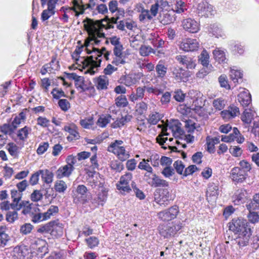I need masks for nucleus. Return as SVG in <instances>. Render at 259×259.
Listing matches in <instances>:
<instances>
[{"instance_id":"51","label":"nucleus","mask_w":259,"mask_h":259,"mask_svg":"<svg viewBox=\"0 0 259 259\" xmlns=\"http://www.w3.org/2000/svg\"><path fill=\"white\" fill-rule=\"evenodd\" d=\"M25 114L21 112L18 116H16L12 121V125L14 128H16L25 119Z\"/></svg>"},{"instance_id":"62","label":"nucleus","mask_w":259,"mask_h":259,"mask_svg":"<svg viewBox=\"0 0 259 259\" xmlns=\"http://www.w3.org/2000/svg\"><path fill=\"white\" fill-rule=\"evenodd\" d=\"M33 229V226L30 223H25L21 226L20 232L22 235H27L31 232Z\"/></svg>"},{"instance_id":"18","label":"nucleus","mask_w":259,"mask_h":259,"mask_svg":"<svg viewBox=\"0 0 259 259\" xmlns=\"http://www.w3.org/2000/svg\"><path fill=\"white\" fill-rule=\"evenodd\" d=\"M238 100L243 108L251 107V95L248 90L243 89L238 96Z\"/></svg>"},{"instance_id":"26","label":"nucleus","mask_w":259,"mask_h":259,"mask_svg":"<svg viewBox=\"0 0 259 259\" xmlns=\"http://www.w3.org/2000/svg\"><path fill=\"white\" fill-rule=\"evenodd\" d=\"M64 130L69 133L70 135L67 137L68 140H77L80 137L79 134L78 132V128L76 125L73 123L65 126Z\"/></svg>"},{"instance_id":"3","label":"nucleus","mask_w":259,"mask_h":259,"mask_svg":"<svg viewBox=\"0 0 259 259\" xmlns=\"http://www.w3.org/2000/svg\"><path fill=\"white\" fill-rule=\"evenodd\" d=\"M181 124L178 120L174 121L169 124H167L166 126H163V125L159 124L158 126L162 128V133L157 138V142L161 146L164 145L166 141L167 140V138L163 137L164 136L169 135V133H167V130L170 131L172 134L173 136L176 138H181L183 134V131L181 127Z\"/></svg>"},{"instance_id":"28","label":"nucleus","mask_w":259,"mask_h":259,"mask_svg":"<svg viewBox=\"0 0 259 259\" xmlns=\"http://www.w3.org/2000/svg\"><path fill=\"white\" fill-rule=\"evenodd\" d=\"M138 11L141 12L139 19L140 22H145L146 20L150 21L153 18L149 10L145 9L142 4H139L137 5Z\"/></svg>"},{"instance_id":"52","label":"nucleus","mask_w":259,"mask_h":259,"mask_svg":"<svg viewBox=\"0 0 259 259\" xmlns=\"http://www.w3.org/2000/svg\"><path fill=\"white\" fill-rule=\"evenodd\" d=\"M246 207L251 209H256L259 211V193L254 196L253 201L247 204Z\"/></svg>"},{"instance_id":"41","label":"nucleus","mask_w":259,"mask_h":259,"mask_svg":"<svg viewBox=\"0 0 259 259\" xmlns=\"http://www.w3.org/2000/svg\"><path fill=\"white\" fill-rule=\"evenodd\" d=\"M54 189L59 193H64L67 189V185L63 180H57L55 183Z\"/></svg>"},{"instance_id":"35","label":"nucleus","mask_w":259,"mask_h":259,"mask_svg":"<svg viewBox=\"0 0 259 259\" xmlns=\"http://www.w3.org/2000/svg\"><path fill=\"white\" fill-rule=\"evenodd\" d=\"M73 11L75 13V16L78 17L84 13L83 4L81 0H73Z\"/></svg>"},{"instance_id":"42","label":"nucleus","mask_w":259,"mask_h":259,"mask_svg":"<svg viewBox=\"0 0 259 259\" xmlns=\"http://www.w3.org/2000/svg\"><path fill=\"white\" fill-rule=\"evenodd\" d=\"M209 55L207 52L204 50L198 57V61L202 66L211 65L209 64Z\"/></svg>"},{"instance_id":"55","label":"nucleus","mask_w":259,"mask_h":259,"mask_svg":"<svg viewBox=\"0 0 259 259\" xmlns=\"http://www.w3.org/2000/svg\"><path fill=\"white\" fill-rule=\"evenodd\" d=\"M186 4L182 0L177 1L176 4L173 7V10L177 13H183L187 9L186 8Z\"/></svg>"},{"instance_id":"39","label":"nucleus","mask_w":259,"mask_h":259,"mask_svg":"<svg viewBox=\"0 0 259 259\" xmlns=\"http://www.w3.org/2000/svg\"><path fill=\"white\" fill-rule=\"evenodd\" d=\"M242 223H245V220L243 219H234L232 222L229 223V229L235 233H238L239 227L242 225Z\"/></svg>"},{"instance_id":"4","label":"nucleus","mask_w":259,"mask_h":259,"mask_svg":"<svg viewBox=\"0 0 259 259\" xmlns=\"http://www.w3.org/2000/svg\"><path fill=\"white\" fill-rule=\"evenodd\" d=\"M123 143L121 140H115L108 147V151L113 153L122 161L126 160L130 157L129 152L125 150V147L122 146Z\"/></svg>"},{"instance_id":"17","label":"nucleus","mask_w":259,"mask_h":259,"mask_svg":"<svg viewBox=\"0 0 259 259\" xmlns=\"http://www.w3.org/2000/svg\"><path fill=\"white\" fill-rule=\"evenodd\" d=\"M182 26L185 30L191 33L197 32L199 30L198 22L191 18L184 19L182 22Z\"/></svg>"},{"instance_id":"22","label":"nucleus","mask_w":259,"mask_h":259,"mask_svg":"<svg viewBox=\"0 0 259 259\" xmlns=\"http://www.w3.org/2000/svg\"><path fill=\"white\" fill-rule=\"evenodd\" d=\"M59 69V62L57 61L55 58H54L50 63L45 64L42 66L40 70V73L42 75H45L47 73H54L55 71L58 70Z\"/></svg>"},{"instance_id":"57","label":"nucleus","mask_w":259,"mask_h":259,"mask_svg":"<svg viewBox=\"0 0 259 259\" xmlns=\"http://www.w3.org/2000/svg\"><path fill=\"white\" fill-rule=\"evenodd\" d=\"M85 241L88 247L91 249H93L97 246L99 243V239L94 236L90 237L85 239Z\"/></svg>"},{"instance_id":"60","label":"nucleus","mask_w":259,"mask_h":259,"mask_svg":"<svg viewBox=\"0 0 259 259\" xmlns=\"http://www.w3.org/2000/svg\"><path fill=\"white\" fill-rule=\"evenodd\" d=\"M59 211V208L58 206L55 205H51L45 213V215L47 220L50 219L52 216H53L57 214Z\"/></svg>"},{"instance_id":"34","label":"nucleus","mask_w":259,"mask_h":259,"mask_svg":"<svg viewBox=\"0 0 259 259\" xmlns=\"http://www.w3.org/2000/svg\"><path fill=\"white\" fill-rule=\"evenodd\" d=\"M99 188V192L97 194V201L98 204L103 205L107 200L108 190L104 186Z\"/></svg>"},{"instance_id":"59","label":"nucleus","mask_w":259,"mask_h":259,"mask_svg":"<svg viewBox=\"0 0 259 259\" xmlns=\"http://www.w3.org/2000/svg\"><path fill=\"white\" fill-rule=\"evenodd\" d=\"M154 183L153 184V186L154 187H168L169 186V183L166 180L159 178L157 176L155 177L154 179Z\"/></svg>"},{"instance_id":"46","label":"nucleus","mask_w":259,"mask_h":259,"mask_svg":"<svg viewBox=\"0 0 259 259\" xmlns=\"http://www.w3.org/2000/svg\"><path fill=\"white\" fill-rule=\"evenodd\" d=\"M31 131L30 127L25 126L18 131L17 137L20 140L24 141L28 138V136Z\"/></svg>"},{"instance_id":"25","label":"nucleus","mask_w":259,"mask_h":259,"mask_svg":"<svg viewBox=\"0 0 259 259\" xmlns=\"http://www.w3.org/2000/svg\"><path fill=\"white\" fill-rule=\"evenodd\" d=\"M247 197V193L245 190H238L233 196V202L235 204L239 205L244 203Z\"/></svg>"},{"instance_id":"54","label":"nucleus","mask_w":259,"mask_h":259,"mask_svg":"<svg viewBox=\"0 0 259 259\" xmlns=\"http://www.w3.org/2000/svg\"><path fill=\"white\" fill-rule=\"evenodd\" d=\"M230 76L233 82L236 83L238 82V79H241L242 77L243 74L240 70L231 69Z\"/></svg>"},{"instance_id":"15","label":"nucleus","mask_w":259,"mask_h":259,"mask_svg":"<svg viewBox=\"0 0 259 259\" xmlns=\"http://www.w3.org/2000/svg\"><path fill=\"white\" fill-rule=\"evenodd\" d=\"M176 59L179 63L185 66L188 69H193L196 67V60L191 57L186 55H178L176 56Z\"/></svg>"},{"instance_id":"49","label":"nucleus","mask_w":259,"mask_h":259,"mask_svg":"<svg viewBox=\"0 0 259 259\" xmlns=\"http://www.w3.org/2000/svg\"><path fill=\"white\" fill-rule=\"evenodd\" d=\"M247 208L249 211V213L247 215L249 221L253 224L258 222L259 220V215L257 212L258 211L256 209H249L248 207H247Z\"/></svg>"},{"instance_id":"27","label":"nucleus","mask_w":259,"mask_h":259,"mask_svg":"<svg viewBox=\"0 0 259 259\" xmlns=\"http://www.w3.org/2000/svg\"><path fill=\"white\" fill-rule=\"evenodd\" d=\"M74 169V167L68 166L67 165H64L59 168L56 171L57 178L61 179L64 177H69L72 174Z\"/></svg>"},{"instance_id":"47","label":"nucleus","mask_w":259,"mask_h":259,"mask_svg":"<svg viewBox=\"0 0 259 259\" xmlns=\"http://www.w3.org/2000/svg\"><path fill=\"white\" fill-rule=\"evenodd\" d=\"M7 149L10 154L14 157H17L18 156L20 148L14 143H9L7 145Z\"/></svg>"},{"instance_id":"64","label":"nucleus","mask_w":259,"mask_h":259,"mask_svg":"<svg viewBox=\"0 0 259 259\" xmlns=\"http://www.w3.org/2000/svg\"><path fill=\"white\" fill-rule=\"evenodd\" d=\"M111 116L108 115L107 116L100 117L97 122V125L101 127H104L110 122Z\"/></svg>"},{"instance_id":"21","label":"nucleus","mask_w":259,"mask_h":259,"mask_svg":"<svg viewBox=\"0 0 259 259\" xmlns=\"http://www.w3.org/2000/svg\"><path fill=\"white\" fill-rule=\"evenodd\" d=\"M88 183L92 188H99L104 186V181L101 175L96 172L92 174L88 178Z\"/></svg>"},{"instance_id":"23","label":"nucleus","mask_w":259,"mask_h":259,"mask_svg":"<svg viewBox=\"0 0 259 259\" xmlns=\"http://www.w3.org/2000/svg\"><path fill=\"white\" fill-rule=\"evenodd\" d=\"M243 246L239 244L238 239H237L236 243L231 245L230 249L228 250L227 255L230 259L239 258L241 254L240 248Z\"/></svg>"},{"instance_id":"56","label":"nucleus","mask_w":259,"mask_h":259,"mask_svg":"<svg viewBox=\"0 0 259 259\" xmlns=\"http://www.w3.org/2000/svg\"><path fill=\"white\" fill-rule=\"evenodd\" d=\"M226 101L223 98H220L214 99L212 103L213 107L218 110H222L225 106Z\"/></svg>"},{"instance_id":"32","label":"nucleus","mask_w":259,"mask_h":259,"mask_svg":"<svg viewBox=\"0 0 259 259\" xmlns=\"http://www.w3.org/2000/svg\"><path fill=\"white\" fill-rule=\"evenodd\" d=\"M155 70L157 74V77L160 79H163L166 76L167 72V67L164 65V62L160 60L155 67Z\"/></svg>"},{"instance_id":"11","label":"nucleus","mask_w":259,"mask_h":259,"mask_svg":"<svg viewBox=\"0 0 259 259\" xmlns=\"http://www.w3.org/2000/svg\"><path fill=\"white\" fill-rule=\"evenodd\" d=\"M145 91L149 94L152 93L156 96H158L163 93V90L157 87L150 85L144 86L143 87H138L136 89V94L139 99H142L144 98V93Z\"/></svg>"},{"instance_id":"12","label":"nucleus","mask_w":259,"mask_h":259,"mask_svg":"<svg viewBox=\"0 0 259 259\" xmlns=\"http://www.w3.org/2000/svg\"><path fill=\"white\" fill-rule=\"evenodd\" d=\"M199 47L198 41L195 39L186 38L179 44L180 49L185 52L194 51Z\"/></svg>"},{"instance_id":"7","label":"nucleus","mask_w":259,"mask_h":259,"mask_svg":"<svg viewBox=\"0 0 259 259\" xmlns=\"http://www.w3.org/2000/svg\"><path fill=\"white\" fill-rule=\"evenodd\" d=\"M154 195L155 202L161 206H165L174 199L171 191L167 188L160 189L158 194Z\"/></svg>"},{"instance_id":"30","label":"nucleus","mask_w":259,"mask_h":259,"mask_svg":"<svg viewBox=\"0 0 259 259\" xmlns=\"http://www.w3.org/2000/svg\"><path fill=\"white\" fill-rule=\"evenodd\" d=\"M51 228H53L52 234L56 236H61L63 233L64 225L58 221L50 222Z\"/></svg>"},{"instance_id":"45","label":"nucleus","mask_w":259,"mask_h":259,"mask_svg":"<svg viewBox=\"0 0 259 259\" xmlns=\"http://www.w3.org/2000/svg\"><path fill=\"white\" fill-rule=\"evenodd\" d=\"M212 65L203 66V68L196 73L198 78H203L212 71Z\"/></svg>"},{"instance_id":"13","label":"nucleus","mask_w":259,"mask_h":259,"mask_svg":"<svg viewBox=\"0 0 259 259\" xmlns=\"http://www.w3.org/2000/svg\"><path fill=\"white\" fill-rule=\"evenodd\" d=\"M132 177L131 172H126L121 176L118 183L116 184L117 189L122 192H129L131 190L129 183L132 181Z\"/></svg>"},{"instance_id":"31","label":"nucleus","mask_w":259,"mask_h":259,"mask_svg":"<svg viewBox=\"0 0 259 259\" xmlns=\"http://www.w3.org/2000/svg\"><path fill=\"white\" fill-rule=\"evenodd\" d=\"M219 185L218 183H209L206 191V196L207 199L212 197H217L219 195Z\"/></svg>"},{"instance_id":"14","label":"nucleus","mask_w":259,"mask_h":259,"mask_svg":"<svg viewBox=\"0 0 259 259\" xmlns=\"http://www.w3.org/2000/svg\"><path fill=\"white\" fill-rule=\"evenodd\" d=\"M29 253L28 247L25 245H21L14 247L11 255L14 259H25Z\"/></svg>"},{"instance_id":"5","label":"nucleus","mask_w":259,"mask_h":259,"mask_svg":"<svg viewBox=\"0 0 259 259\" xmlns=\"http://www.w3.org/2000/svg\"><path fill=\"white\" fill-rule=\"evenodd\" d=\"M181 228V223H172L167 225H160L158 226V231L161 236L168 238L174 236Z\"/></svg>"},{"instance_id":"9","label":"nucleus","mask_w":259,"mask_h":259,"mask_svg":"<svg viewBox=\"0 0 259 259\" xmlns=\"http://www.w3.org/2000/svg\"><path fill=\"white\" fill-rule=\"evenodd\" d=\"M214 10L212 5L207 2L201 0L197 7V13L199 16L209 17L213 15Z\"/></svg>"},{"instance_id":"1","label":"nucleus","mask_w":259,"mask_h":259,"mask_svg":"<svg viewBox=\"0 0 259 259\" xmlns=\"http://www.w3.org/2000/svg\"><path fill=\"white\" fill-rule=\"evenodd\" d=\"M82 23L84 29L88 32L89 35V37L85 41L87 47L92 41L95 44H98L100 42L98 38L105 37V34L103 32V29L113 28V24L105 19L94 21L87 18Z\"/></svg>"},{"instance_id":"6","label":"nucleus","mask_w":259,"mask_h":259,"mask_svg":"<svg viewBox=\"0 0 259 259\" xmlns=\"http://www.w3.org/2000/svg\"><path fill=\"white\" fill-rule=\"evenodd\" d=\"M238 243L242 246H246L249 242L251 235V230L248 223L245 220V223H242L238 229Z\"/></svg>"},{"instance_id":"29","label":"nucleus","mask_w":259,"mask_h":259,"mask_svg":"<svg viewBox=\"0 0 259 259\" xmlns=\"http://www.w3.org/2000/svg\"><path fill=\"white\" fill-rule=\"evenodd\" d=\"M255 115V112L251 107H249L248 108H245L243 113L241 116V120L244 123L249 125L253 119Z\"/></svg>"},{"instance_id":"43","label":"nucleus","mask_w":259,"mask_h":259,"mask_svg":"<svg viewBox=\"0 0 259 259\" xmlns=\"http://www.w3.org/2000/svg\"><path fill=\"white\" fill-rule=\"evenodd\" d=\"M88 192L87 187L84 185H79L77 186L75 190L72 191L73 196L76 197L80 195L81 198L83 197Z\"/></svg>"},{"instance_id":"38","label":"nucleus","mask_w":259,"mask_h":259,"mask_svg":"<svg viewBox=\"0 0 259 259\" xmlns=\"http://www.w3.org/2000/svg\"><path fill=\"white\" fill-rule=\"evenodd\" d=\"M96 87L99 90H104L107 88L108 79L105 75H101L97 78Z\"/></svg>"},{"instance_id":"48","label":"nucleus","mask_w":259,"mask_h":259,"mask_svg":"<svg viewBox=\"0 0 259 259\" xmlns=\"http://www.w3.org/2000/svg\"><path fill=\"white\" fill-rule=\"evenodd\" d=\"M115 104L118 107H125L128 105V101L125 95L118 96L115 99Z\"/></svg>"},{"instance_id":"2","label":"nucleus","mask_w":259,"mask_h":259,"mask_svg":"<svg viewBox=\"0 0 259 259\" xmlns=\"http://www.w3.org/2000/svg\"><path fill=\"white\" fill-rule=\"evenodd\" d=\"M87 50V53L91 54V56L76 58V63L78 66L82 67L83 69L88 68L85 73H89L91 75H94L97 72L98 68L100 66L104 52L107 51L104 47L102 48L101 50L94 48L92 51H89L88 49Z\"/></svg>"},{"instance_id":"16","label":"nucleus","mask_w":259,"mask_h":259,"mask_svg":"<svg viewBox=\"0 0 259 259\" xmlns=\"http://www.w3.org/2000/svg\"><path fill=\"white\" fill-rule=\"evenodd\" d=\"M173 77L178 82L185 81L190 76L189 71L181 67H175L172 70Z\"/></svg>"},{"instance_id":"58","label":"nucleus","mask_w":259,"mask_h":259,"mask_svg":"<svg viewBox=\"0 0 259 259\" xmlns=\"http://www.w3.org/2000/svg\"><path fill=\"white\" fill-rule=\"evenodd\" d=\"M151 53H154L155 52L150 46L142 45L139 49V53L142 56H148Z\"/></svg>"},{"instance_id":"10","label":"nucleus","mask_w":259,"mask_h":259,"mask_svg":"<svg viewBox=\"0 0 259 259\" xmlns=\"http://www.w3.org/2000/svg\"><path fill=\"white\" fill-rule=\"evenodd\" d=\"M179 212L178 206L174 205L167 209L158 212L157 216L159 219L163 221H169L175 219Z\"/></svg>"},{"instance_id":"36","label":"nucleus","mask_w":259,"mask_h":259,"mask_svg":"<svg viewBox=\"0 0 259 259\" xmlns=\"http://www.w3.org/2000/svg\"><path fill=\"white\" fill-rule=\"evenodd\" d=\"M39 172L41 175L42 180L46 184H51L53 181L54 175L50 170L46 169L39 170Z\"/></svg>"},{"instance_id":"33","label":"nucleus","mask_w":259,"mask_h":259,"mask_svg":"<svg viewBox=\"0 0 259 259\" xmlns=\"http://www.w3.org/2000/svg\"><path fill=\"white\" fill-rule=\"evenodd\" d=\"M208 32L215 37L219 38L225 35L224 32L221 26L217 24L210 25L208 28Z\"/></svg>"},{"instance_id":"44","label":"nucleus","mask_w":259,"mask_h":259,"mask_svg":"<svg viewBox=\"0 0 259 259\" xmlns=\"http://www.w3.org/2000/svg\"><path fill=\"white\" fill-rule=\"evenodd\" d=\"M135 81V79L129 75H123L119 79L120 83L123 84L127 87H130L134 84Z\"/></svg>"},{"instance_id":"20","label":"nucleus","mask_w":259,"mask_h":259,"mask_svg":"<svg viewBox=\"0 0 259 259\" xmlns=\"http://www.w3.org/2000/svg\"><path fill=\"white\" fill-rule=\"evenodd\" d=\"M247 174L238 167H234L231 171V178L235 183H242L246 179Z\"/></svg>"},{"instance_id":"63","label":"nucleus","mask_w":259,"mask_h":259,"mask_svg":"<svg viewBox=\"0 0 259 259\" xmlns=\"http://www.w3.org/2000/svg\"><path fill=\"white\" fill-rule=\"evenodd\" d=\"M46 220L47 219L45 215V213H36L35 214H33L31 217V221L34 223H38Z\"/></svg>"},{"instance_id":"61","label":"nucleus","mask_w":259,"mask_h":259,"mask_svg":"<svg viewBox=\"0 0 259 259\" xmlns=\"http://www.w3.org/2000/svg\"><path fill=\"white\" fill-rule=\"evenodd\" d=\"M147 109L148 104L146 102L143 101L139 102L136 105V112L140 115H142L145 113Z\"/></svg>"},{"instance_id":"37","label":"nucleus","mask_w":259,"mask_h":259,"mask_svg":"<svg viewBox=\"0 0 259 259\" xmlns=\"http://www.w3.org/2000/svg\"><path fill=\"white\" fill-rule=\"evenodd\" d=\"M214 59L220 63H225L226 60L225 51L220 48H217L213 51Z\"/></svg>"},{"instance_id":"53","label":"nucleus","mask_w":259,"mask_h":259,"mask_svg":"<svg viewBox=\"0 0 259 259\" xmlns=\"http://www.w3.org/2000/svg\"><path fill=\"white\" fill-rule=\"evenodd\" d=\"M19 204L21 206L20 209H22V212L23 214H27L30 212L32 208L31 205L32 204L30 203L29 201H21Z\"/></svg>"},{"instance_id":"19","label":"nucleus","mask_w":259,"mask_h":259,"mask_svg":"<svg viewBox=\"0 0 259 259\" xmlns=\"http://www.w3.org/2000/svg\"><path fill=\"white\" fill-rule=\"evenodd\" d=\"M240 113L239 108L234 105H231L228 109L221 112V116L225 120H229L239 115Z\"/></svg>"},{"instance_id":"50","label":"nucleus","mask_w":259,"mask_h":259,"mask_svg":"<svg viewBox=\"0 0 259 259\" xmlns=\"http://www.w3.org/2000/svg\"><path fill=\"white\" fill-rule=\"evenodd\" d=\"M149 39L153 46L157 48H162L164 44V41L158 35L155 36L151 34Z\"/></svg>"},{"instance_id":"8","label":"nucleus","mask_w":259,"mask_h":259,"mask_svg":"<svg viewBox=\"0 0 259 259\" xmlns=\"http://www.w3.org/2000/svg\"><path fill=\"white\" fill-rule=\"evenodd\" d=\"M30 247L32 249L36 250L37 255L41 258L48 252L47 242L40 238H34L31 240Z\"/></svg>"},{"instance_id":"24","label":"nucleus","mask_w":259,"mask_h":259,"mask_svg":"<svg viewBox=\"0 0 259 259\" xmlns=\"http://www.w3.org/2000/svg\"><path fill=\"white\" fill-rule=\"evenodd\" d=\"M11 198L12 199V205L13 208L17 210H20L21 206L19 203L21 202L22 193L16 189L12 190L11 191Z\"/></svg>"},{"instance_id":"40","label":"nucleus","mask_w":259,"mask_h":259,"mask_svg":"<svg viewBox=\"0 0 259 259\" xmlns=\"http://www.w3.org/2000/svg\"><path fill=\"white\" fill-rule=\"evenodd\" d=\"M162 118V115L157 112H152L150 113L148 118V122L151 124H156Z\"/></svg>"}]
</instances>
